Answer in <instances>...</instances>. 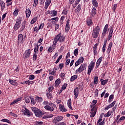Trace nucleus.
<instances>
[{
    "instance_id": "f257e3e1",
    "label": "nucleus",
    "mask_w": 125,
    "mask_h": 125,
    "mask_svg": "<svg viewBox=\"0 0 125 125\" xmlns=\"http://www.w3.org/2000/svg\"><path fill=\"white\" fill-rule=\"evenodd\" d=\"M54 108H56V105L51 102L49 103L48 105H45L44 106L45 110L49 112H53L54 111Z\"/></svg>"
},
{
    "instance_id": "f03ea898",
    "label": "nucleus",
    "mask_w": 125,
    "mask_h": 125,
    "mask_svg": "<svg viewBox=\"0 0 125 125\" xmlns=\"http://www.w3.org/2000/svg\"><path fill=\"white\" fill-rule=\"evenodd\" d=\"M32 110L33 112H34V113H35L36 117L40 118V117H42V112L41 110L39 109L38 108L33 107H32Z\"/></svg>"
},
{
    "instance_id": "7ed1b4c3",
    "label": "nucleus",
    "mask_w": 125,
    "mask_h": 125,
    "mask_svg": "<svg viewBox=\"0 0 125 125\" xmlns=\"http://www.w3.org/2000/svg\"><path fill=\"white\" fill-rule=\"evenodd\" d=\"M100 32V27H99V26H97L93 30L92 37L94 39H96V38H97V37H98V35H99V32Z\"/></svg>"
},
{
    "instance_id": "20e7f679",
    "label": "nucleus",
    "mask_w": 125,
    "mask_h": 125,
    "mask_svg": "<svg viewBox=\"0 0 125 125\" xmlns=\"http://www.w3.org/2000/svg\"><path fill=\"white\" fill-rule=\"evenodd\" d=\"M21 21H22L21 17H20L17 19V21L14 26L15 31H17V30L20 28V26L21 25Z\"/></svg>"
},
{
    "instance_id": "39448f33",
    "label": "nucleus",
    "mask_w": 125,
    "mask_h": 125,
    "mask_svg": "<svg viewBox=\"0 0 125 125\" xmlns=\"http://www.w3.org/2000/svg\"><path fill=\"white\" fill-rule=\"evenodd\" d=\"M65 40V37L63 36H61V34H58L54 39V41H56V42H58L59 41L61 42H63Z\"/></svg>"
},
{
    "instance_id": "423d86ee",
    "label": "nucleus",
    "mask_w": 125,
    "mask_h": 125,
    "mask_svg": "<svg viewBox=\"0 0 125 125\" xmlns=\"http://www.w3.org/2000/svg\"><path fill=\"white\" fill-rule=\"evenodd\" d=\"M86 69V64L83 63L82 64L80 67L76 70V74H78V73H82L83 71H84Z\"/></svg>"
},
{
    "instance_id": "0eeeda50",
    "label": "nucleus",
    "mask_w": 125,
    "mask_h": 125,
    "mask_svg": "<svg viewBox=\"0 0 125 125\" xmlns=\"http://www.w3.org/2000/svg\"><path fill=\"white\" fill-rule=\"evenodd\" d=\"M95 65V62H94L93 61H92L90 65H88V72L87 74L88 75H90V73H91V71L94 68V65Z\"/></svg>"
},
{
    "instance_id": "6e6552de",
    "label": "nucleus",
    "mask_w": 125,
    "mask_h": 125,
    "mask_svg": "<svg viewBox=\"0 0 125 125\" xmlns=\"http://www.w3.org/2000/svg\"><path fill=\"white\" fill-rule=\"evenodd\" d=\"M97 111V108L95 106L93 107L91 109V112H90V117L91 118H94L95 116V115L96 114V112Z\"/></svg>"
},
{
    "instance_id": "1a4fd4ad",
    "label": "nucleus",
    "mask_w": 125,
    "mask_h": 125,
    "mask_svg": "<svg viewBox=\"0 0 125 125\" xmlns=\"http://www.w3.org/2000/svg\"><path fill=\"white\" fill-rule=\"evenodd\" d=\"M30 55H31V49H28L23 54V57L24 59H26V58H29Z\"/></svg>"
},
{
    "instance_id": "9d476101",
    "label": "nucleus",
    "mask_w": 125,
    "mask_h": 125,
    "mask_svg": "<svg viewBox=\"0 0 125 125\" xmlns=\"http://www.w3.org/2000/svg\"><path fill=\"white\" fill-rule=\"evenodd\" d=\"M110 31L109 34L108 35V40L110 41L112 37H113V32H114V28H113V26H111L109 28Z\"/></svg>"
},
{
    "instance_id": "9b49d317",
    "label": "nucleus",
    "mask_w": 125,
    "mask_h": 125,
    "mask_svg": "<svg viewBox=\"0 0 125 125\" xmlns=\"http://www.w3.org/2000/svg\"><path fill=\"white\" fill-rule=\"evenodd\" d=\"M108 30V24H106L103 30V33L102 35V38H104L105 37V35H106V33H107V31Z\"/></svg>"
},
{
    "instance_id": "f8f14e48",
    "label": "nucleus",
    "mask_w": 125,
    "mask_h": 125,
    "mask_svg": "<svg viewBox=\"0 0 125 125\" xmlns=\"http://www.w3.org/2000/svg\"><path fill=\"white\" fill-rule=\"evenodd\" d=\"M74 95H75L74 98L76 99L79 96V87H76L74 90Z\"/></svg>"
},
{
    "instance_id": "ddd939ff",
    "label": "nucleus",
    "mask_w": 125,
    "mask_h": 125,
    "mask_svg": "<svg viewBox=\"0 0 125 125\" xmlns=\"http://www.w3.org/2000/svg\"><path fill=\"white\" fill-rule=\"evenodd\" d=\"M87 25L90 27L92 24H93V22H92V18L90 17L87 19L86 21Z\"/></svg>"
},
{
    "instance_id": "4468645a",
    "label": "nucleus",
    "mask_w": 125,
    "mask_h": 125,
    "mask_svg": "<svg viewBox=\"0 0 125 125\" xmlns=\"http://www.w3.org/2000/svg\"><path fill=\"white\" fill-rule=\"evenodd\" d=\"M115 104H116V101H114L113 103L110 104L109 105H107L106 107H105L104 110L105 111H107L108 109H110V108H112V107H114L115 105Z\"/></svg>"
},
{
    "instance_id": "2eb2a0df",
    "label": "nucleus",
    "mask_w": 125,
    "mask_h": 125,
    "mask_svg": "<svg viewBox=\"0 0 125 125\" xmlns=\"http://www.w3.org/2000/svg\"><path fill=\"white\" fill-rule=\"evenodd\" d=\"M63 120V117L62 116H58L57 117H55L54 119V121L55 123H58L59 122H61V121H62Z\"/></svg>"
},
{
    "instance_id": "dca6fc26",
    "label": "nucleus",
    "mask_w": 125,
    "mask_h": 125,
    "mask_svg": "<svg viewBox=\"0 0 125 125\" xmlns=\"http://www.w3.org/2000/svg\"><path fill=\"white\" fill-rule=\"evenodd\" d=\"M98 46V43H96L93 47V52H94V55L95 56L96 55V53H97V46Z\"/></svg>"
},
{
    "instance_id": "f3484780",
    "label": "nucleus",
    "mask_w": 125,
    "mask_h": 125,
    "mask_svg": "<svg viewBox=\"0 0 125 125\" xmlns=\"http://www.w3.org/2000/svg\"><path fill=\"white\" fill-rule=\"evenodd\" d=\"M102 59H103V57H101L96 62V68L97 69L98 67H99V65H100V63H101L102 61Z\"/></svg>"
},
{
    "instance_id": "a211bd4d",
    "label": "nucleus",
    "mask_w": 125,
    "mask_h": 125,
    "mask_svg": "<svg viewBox=\"0 0 125 125\" xmlns=\"http://www.w3.org/2000/svg\"><path fill=\"white\" fill-rule=\"evenodd\" d=\"M90 14L92 16V17H94V16H95L96 14V8H95V7L93 8Z\"/></svg>"
},
{
    "instance_id": "6ab92c4d",
    "label": "nucleus",
    "mask_w": 125,
    "mask_h": 125,
    "mask_svg": "<svg viewBox=\"0 0 125 125\" xmlns=\"http://www.w3.org/2000/svg\"><path fill=\"white\" fill-rule=\"evenodd\" d=\"M25 13L26 14L27 18H29L31 15V10L30 8L26 9Z\"/></svg>"
},
{
    "instance_id": "aec40b11",
    "label": "nucleus",
    "mask_w": 125,
    "mask_h": 125,
    "mask_svg": "<svg viewBox=\"0 0 125 125\" xmlns=\"http://www.w3.org/2000/svg\"><path fill=\"white\" fill-rule=\"evenodd\" d=\"M59 108L60 109L61 111H62L63 112H67V109L65 108L64 105L62 104H59Z\"/></svg>"
},
{
    "instance_id": "412c9836",
    "label": "nucleus",
    "mask_w": 125,
    "mask_h": 125,
    "mask_svg": "<svg viewBox=\"0 0 125 125\" xmlns=\"http://www.w3.org/2000/svg\"><path fill=\"white\" fill-rule=\"evenodd\" d=\"M67 105L69 109H71V110H73V108H72V100H71V99H69L68 100Z\"/></svg>"
},
{
    "instance_id": "4be33fe9",
    "label": "nucleus",
    "mask_w": 125,
    "mask_h": 125,
    "mask_svg": "<svg viewBox=\"0 0 125 125\" xmlns=\"http://www.w3.org/2000/svg\"><path fill=\"white\" fill-rule=\"evenodd\" d=\"M112 46H113V42H110L109 43L108 49L106 50V52H107V53H110V51H111V48H112Z\"/></svg>"
},
{
    "instance_id": "5701e85b",
    "label": "nucleus",
    "mask_w": 125,
    "mask_h": 125,
    "mask_svg": "<svg viewBox=\"0 0 125 125\" xmlns=\"http://www.w3.org/2000/svg\"><path fill=\"white\" fill-rule=\"evenodd\" d=\"M23 41V35L20 34L18 35V42H21Z\"/></svg>"
},
{
    "instance_id": "b1692460",
    "label": "nucleus",
    "mask_w": 125,
    "mask_h": 125,
    "mask_svg": "<svg viewBox=\"0 0 125 125\" xmlns=\"http://www.w3.org/2000/svg\"><path fill=\"white\" fill-rule=\"evenodd\" d=\"M61 83V79H58L55 82V86H58L59 85V84Z\"/></svg>"
},
{
    "instance_id": "393cba45",
    "label": "nucleus",
    "mask_w": 125,
    "mask_h": 125,
    "mask_svg": "<svg viewBox=\"0 0 125 125\" xmlns=\"http://www.w3.org/2000/svg\"><path fill=\"white\" fill-rule=\"evenodd\" d=\"M51 3V0H46L45 3V8H47Z\"/></svg>"
},
{
    "instance_id": "a878e982",
    "label": "nucleus",
    "mask_w": 125,
    "mask_h": 125,
    "mask_svg": "<svg viewBox=\"0 0 125 125\" xmlns=\"http://www.w3.org/2000/svg\"><path fill=\"white\" fill-rule=\"evenodd\" d=\"M81 4H80L75 9V13H79L81 11Z\"/></svg>"
},
{
    "instance_id": "bb28decb",
    "label": "nucleus",
    "mask_w": 125,
    "mask_h": 125,
    "mask_svg": "<svg viewBox=\"0 0 125 125\" xmlns=\"http://www.w3.org/2000/svg\"><path fill=\"white\" fill-rule=\"evenodd\" d=\"M24 112L26 114H27L28 117H30V116H31V115H32V113L31 112H30V110H29L26 108H25Z\"/></svg>"
},
{
    "instance_id": "cd10ccee",
    "label": "nucleus",
    "mask_w": 125,
    "mask_h": 125,
    "mask_svg": "<svg viewBox=\"0 0 125 125\" xmlns=\"http://www.w3.org/2000/svg\"><path fill=\"white\" fill-rule=\"evenodd\" d=\"M101 83L102 85H105L107 83H108V80H103L102 79H101Z\"/></svg>"
},
{
    "instance_id": "c85d7f7f",
    "label": "nucleus",
    "mask_w": 125,
    "mask_h": 125,
    "mask_svg": "<svg viewBox=\"0 0 125 125\" xmlns=\"http://www.w3.org/2000/svg\"><path fill=\"white\" fill-rule=\"evenodd\" d=\"M9 83L12 84V85H17V83L11 79H9Z\"/></svg>"
},
{
    "instance_id": "c756f323",
    "label": "nucleus",
    "mask_w": 125,
    "mask_h": 125,
    "mask_svg": "<svg viewBox=\"0 0 125 125\" xmlns=\"http://www.w3.org/2000/svg\"><path fill=\"white\" fill-rule=\"evenodd\" d=\"M22 26L21 27V31L22 32V31H23V30L25 29V26H26V21H23V23L21 24Z\"/></svg>"
},
{
    "instance_id": "7c9ffc66",
    "label": "nucleus",
    "mask_w": 125,
    "mask_h": 125,
    "mask_svg": "<svg viewBox=\"0 0 125 125\" xmlns=\"http://www.w3.org/2000/svg\"><path fill=\"white\" fill-rule=\"evenodd\" d=\"M92 4L95 7H98V2L96 0H92Z\"/></svg>"
},
{
    "instance_id": "2f4dec72",
    "label": "nucleus",
    "mask_w": 125,
    "mask_h": 125,
    "mask_svg": "<svg viewBox=\"0 0 125 125\" xmlns=\"http://www.w3.org/2000/svg\"><path fill=\"white\" fill-rule=\"evenodd\" d=\"M36 101H37V102L41 103V102H42V98L37 96L36 97Z\"/></svg>"
},
{
    "instance_id": "473e14b6",
    "label": "nucleus",
    "mask_w": 125,
    "mask_h": 125,
    "mask_svg": "<svg viewBox=\"0 0 125 125\" xmlns=\"http://www.w3.org/2000/svg\"><path fill=\"white\" fill-rule=\"evenodd\" d=\"M31 99H32L31 97H26L25 98V102H26V103H30Z\"/></svg>"
},
{
    "instance_id": "72a5a7b5",
    "label": "nucleus",
    "mask_w": 125,
    "mask_h": 125,
    "mask_svg": "<svg viewBox=\"0 0 125 125\" xmlns=\"http://www.w3.org/2000/svg\"><path fill=\"white\" fill-rule=\"evenodd\" d=\"M96 103H97V100H94L90 105L91 108H92V107L93 108V107L95 106Z\"/></svg>"
},
{
    "instance_id": "f704fd0d",
    "label": "nucleus",
    "mask_w": 125,
    "mask_h": 125,
    "mask_svg": "<svg viewBox=\"0 0 125 125\" xmlns=\"http://www.w3.org/2000/svg\"><path fill=\"white\" fill-rule=\"evenodd\" d=\"M56 43H57L56 41H55L54 40L53 43L52 45V46H51V47L52 48V49H53L54 50V49H55V48H56Z\"/></svg>"
},
{
    "instance_id": "c9c22d12",
    "label": "nucleus",
    "mask_w": 125,
    "mask_h": 125,
    "mask_svg": "<svg viewBox=\"0 0 125 125\" xmlns=\"http://www.w3.org/2000/svg\"><path fill=\"white\" fill-rule=\"evenodd\" d=\"M78 79V75H74L72 76L70 78L71 82H74L75 80H77Z\"/></svg>"
},
{
    "instance_id": "e433bc0d",
    "label": "nucleus",
    "mask_w": 125,
    "mask_h": 125,
    "mask_svg": "<svg viewBox=\"0 0 125 125\" xmlns=\"http://www.w3.org/2000/svg\"><path fill=\"white\" fill-rule=\"evenodd\" d=\"M0 122H3L4 123H8V124H11V122L9 121L8 119H3L0 120Z\"/></svg>"
},
{
    "instance_id": "4c0bfd02",
    "label": "nucleus",
    "mask_w": 125,
    "mask_h": 125,
    "mask_svg": "<svg viewBox=\"0 0 125 125\" xmlns=\"http://www.w3.org/2000/svg\"><path fill=\"white\" fill-rule=\"evenodd\" d=\"M112 115V111L109 110L106 114L104 115V117H110Z\"/></svg>"
},
{
    "instance_id": "58836bf2",
    "label": "nucleus",
    "mask_w": 125,
    "mask_h": 125,
    "mask_svg": "<svg viewBox=\"0 0 125 125\" xmlns=\"http://www.w3.org/2000/svg\"><path fill=\"white\" fill-rule=\"evenodd\" d=\"M1 10H3V9L5 8V3H4V2H3V1H2V2L1 3Z\"/></svg>"
},
{
    "instance_id": "ea45409f",
    "label": "nucleus",
    "mask_w": 125,
    "mask_h": 125,
    "mask_svg": "<svg viewBox=\"0 0 125 125\" xmlns=\"http://www.w3.org/2000/svg\"><path fill=\"white\" fill-rule=\"evenodd\" d=\"M74 55L75 56H77V55H79V49L76 48L74 51Z\"/></svg>"
},
{
    "instance_id": "a19ab883",
    "label": "nucleus",
    "mask_w": 125,
    "mask_h": 125,
    "mask_svg": "<svg viewBox=\"0 0 125 125\" xmlns=\"http://www.w3.org/2000/svg\"><path fill=\"white\" fill-rule=\"evenodd\" d=\"M94 83L97 84L98 83V77L96 76L94 77Z\"/></svg>"
},
{
    "instance_id": "79ce46f5",
    "label": "nucleus",
    "mask_w": 125,
    "mask_h": 125,
    "mask_svg": "<svg viewBox=\"0 0 125 125\" xmlns=\"http://www.w3.org/2000/svg\"><path fill=\"white\" fill-rule=\"evenodd\" d=\"M36 22H37V18H33L31 21L30 24H31V25H33V24L36 23Z\"/></svg>"
},
{
    "instance_id": "37998d69",
    "label": "nucleus",
    "mask_w": 125,
    "mask_h": 125,
    "mask_svg": "<svg viewBox=\"0 0 125 125\" xmlns=\"http://www.w3.org/2000/svg\"><path fill=\"white\" fill-rule=\"evenodd\" d=\"M62 59V55H60L58 58V59L57 60V61H56L55 62L56 64H58V63L59 62V61H60V60Z\"/></svg>"
},
{
    "instance_id": "c03bdc74",
    "label": "nucleus",
    "mask_w": 125,
    "mask_h": 125,
    "mask_svg": "<svg viewBox=\"0 0 125 125\" xmlns=\"http://www.w3.org/2000/svg\"><path fill=\"white\" fill-rule=\"evenodd\" d=\"M52 117H53V115H52V114H51V116L44 115L42 117V119H49L50 118H52Z\"/></svg>"
},
{
    "instance_id": "a18cd8bd",
    "label": "nucleus",
    "mask_w": 125,
    "mask_h": 125,
    "mask_svg": "<svg viewBox=\"0 0 125 125\" xmlns=\"http://www.w3.org/2000/svg\"><path fill=\"white\" fill-rule=\"evenodd\" d=\"M46 95L49 99H51V98H52V94L51 93H47Z\"/></svg>"
},
{
    "instance_id": "49530a36",
    "label": "nucleus",
    "mask_w": 125,
    "mask_h": 125,
    "mask_svg": "<svg viewBox=\"0 0 125 125\" xmlns=\"http://www.w3.org/2000/svg\"><path fill=\"white\" fill-rule=\"evenodd\" d=\"M84 60V59H83V57H80L79 59H78V61L80 62V63H83V61Z\"/></svg>"
},
{
    "instance_id": "de8ad7c7",
    "label": "nucleus",
    "mask_w": 125,
    "mask_h": 125,
    "mask_svg": "<svg viewBox=\"0 0 125 125\" xmlns=\"http://www.w3.org/2000/svg\"><path fill=\"white\" fill-rule=\"evenodd\" d=\"M114 97V95H111L109 96V100H108V103H111V102H112V99H113Z\"/></svg>"
},
{
    "instance_id": "09e8293b",
    "label": "nucleus",
    "mask_w": 125,
    "mask_h": 125,
    "mask_svg": "<svg viewBox=\"0 0 125 125\" xmlns=\"http://www.w3.org/2000/svg\"><path fill=\"white\" fill-rule=\"evenodd\" d=\"M30 100L31 104H33V105H35L36 104V101H35V99L31 98Z\"/></svg>"
},
{
    "instance_id": "8fccbe9b",
    "label": "nucleus",
    "mask_w": 125,
    "mask_h": 125,
    "mask_svg": "<svg viewBox=\"0 0 125 125\" xmlns=\"http://www.w3.org/2000/svg\"><path fill=\"white\" fill-rule=\"evenodd\" d=\"M39 1V0H34V3L33 4V6H35V7H37V5H38V2Z\"/></svg>"
},
{
    "instance_id": "3c124183",
    "label": "nucleus",
    "mask_w": 125,
    "mask_h": 125,
    "mask_svg": "<svg viewBox=\"0 0 125 125\" xmlns=\"http://www.w3.org/2000/svg\"><path fill=\"white\" fill-rule=\"evenodd\" d=\"M22 84L23 83H26V84H28V85H29V84H31V81H30L29 80L24 82L23 83H22Z\"/></svg>"
},
{
    "instance_id": "603ef678",
    "label": "nucleus",
    "mask_w": 125,
    "mask_h": 125,
    "mask_svg": "<svg viewBox=\"0 0 125 125\" xmlns=\"http://www.w3.org/2000/svg\"><path fill=\"white\" fill-rule=\"evenodd\" d=\"M13 15L14 16H17L18 15V10H15L13 13Z\"/></svg>"
},
{
    "instance_id": "864d4df0",
    "label": "nucleus",
    "mask_w": 125,
    "mask_h": 125,
    "mask_svg": "<svg viewBox=\"0 0 125 125\" xmlns=\"http://www.w3.org/2000/svg\"><path fill=\"white\" fill-rule=\"evenodd\" d=\"M117 6H118V5L117 4H114L113 7L112 8V9H113L114 12H115V11L116 10V9L117 8Z\"/></svg>"
},
{
    "instance_id": "5fc2aeb1",
    "label": "nucleus",
    "mask_w": 125,
    "mask_h": 125,
    "mask_svg": "<svg viewBox=\"0 0 125 125\" xmlns=\"http://www.w3.org/2000/svg\"><path fill=\"white\" fill-rule=\"evenodd\" d=\"M33 60L34 61L37 60V54L34 53V54H33Z\"/></svg>"
},
{
    "instance_id": "6e6d98bb",
    "label": "nucleus",
    "mask_w": 125,
    "mask_h": 125,
    "mask_svg": "<svg viewBox=\"0 0 125 125\" xmlns=\"http://www.w3.org/2000/svg\"><path fill=\"white\" fill-rule=\"evenodd\" d=\"M35 79V75H31L29 76V80H34Z\"/></svg>"
},
{
    "instance_id": "4d7b16f0",
    "label": "nucleus",
    "mask_w": 125,
    "mask_h": 125,
    "mask_svg": "<svg viewBox=\"0 0 125 125\" xmlns=\"http://www.w3.org/2000/svg\"><path fill=\"white\" fill-rule=\"evenodd\" d=\"M48 72H49V75H54V74H55V72L54 71H51V70H50V69H49L48 70Z\"/></svg>"
},
{
    "instance_id": "13d9d810",
    "label": "nucleus",
    "mask_w": 125,
    "mask_h": 125,
    "mask_svg": "<svg viewBox=\"0 0 125 125\" xmlns=\"http://www.w3.org/2000/svg\"><path fill=\"white\" fill-rule=\"evenodd\" d=\"M43 105H46V106H47L49 105V103L48 101H44L43 102Z\"/></svg>"
},
{
    "instance_id": "bf43d9fd",
    "label": "nucleus",
    "mask_w": 125,
    "mask_h": 125,
    "mask_svg": "<svg viewBox=\"0 0 125 125\" xmlns=\"http://www.w3.org/2000/svg\"><path fill=\"white\" fill-rule=\"evenodd\" d=\"M66 87H67V84L64 83L62 86V89L64 90V89H66Z\"/></svg>"
},
{
    "instance_id": "052dcab7",
    "label": "nucleus",
    "mask_w": 125,
    "mask_h": 125,
    "mask_svg": "<svg viewBox=\"0 0 125 125\" xmlns=\"http://www.w3.org/2000/svg\"><path fill=\"white\" fill-rule=\"evenodd\" d=\"M53 49H52V48L51 47V46H50L48 49V52H52V51H53Z\"/></svg>"
},
{
    "instance_id": "680f3d73",
    "label": "nucleus",
    "mask_w": 125,
    "mask_h": 125,
    "mask_svg": "<svg viewBox=\"0 0 125 125\" xmlns=\"http://www.w3.org/2000/svg\"><path fill=\"white\" fill-rule=\"evenodd\" d=\"M58 29H59V24H55V31H56V30H58Z\"/></svg>"
},
{
    "instance_id": "e2e57ef3",
    "label": "nucleus",
    "mask_w": 125,
    "mask_h": 125,
    "mask_svg": "<svg viewBox=\"0 0 125 125\" xmlns=\"http://www.w3.org/2000/svg\"><path fill=\"white\" fill-rule=\"evenodd\" d=\"M81 62H80L79 61H77L76 62H75V67H77V66H79V65H80V64H81Z\"/></svg>"
},
{
    "instance_id": "0e129e2a",
    "label": "nucleus",
    "mask_w": 125,
    "mask_h": 125,
    "mask_svg": "<svg viewBox=\"0 0 125 125\" xmlns=\"http://www.w3.org/2000/svg\"><path fill=\"white\" fill-rule=\"evenodd\" d=\"M49 89V92H51V91H52V90L54 89L53 86H51L48 88Z\"/></svg>"
},
{
    "instance_id": "69168bd1",
    "label": "nucleus",
    "mask_w": 125,
    "mask_h": 125,
    "mask_svg": "<svg viewBox=\"0 0 125 125\" xmlns=\"http://www.w3.org/2000/svg\"><path fill=\"white\" fill-rule=\"evenodd\" d=\"M52 13H53V16H55L56 15H57V11L54 10L53 11Z\"/></svg>"
},
{
    "instance_id": "338daca9",
    "label": "nucleus",
    "mask_w": 125,
    "mask_h": 125,
    "mask_svg": "<svg viewBox=\"0 0 125 125\" xmlns=\"http://www.w3.org/2000/svg\"><path fill=\"white\" fill-rule=\"evenodd\" d=\"M57 125H66V123L65 122H61L59 123Z\"/></svg>"
},
{
    "instance_id": "774afa93",
    "label": "nucleus",
    "mask_w": 125,
    "mask_h": 125,
    "mask_svg": "<svg viewBox=\"0 0 125 125\" xmlns=\"http://www.w3.org/2000/svg\"><path fill=\"white\" fill-rule=\"evenodd\" d=\"M70 64V59H67L65 62V65H69Z\"/></svg>"
}]
</instances>
